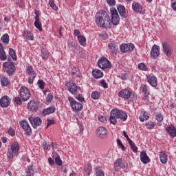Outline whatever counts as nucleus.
Instances as JSON below:
<instances>
[{"mask_svg":"<svg viewBox=\"0 0 176 176\" xmlns=\"http://www.w3.org/2000/svg\"><path fill=\"white\" fill-rule=\"evenodd\" d=\"M96 23L102 28H111V18L105 10H102L96 14Z\"/></svg>","mask_w":176,"mask_h":176,"instance_id":"nucleus-1","label":"nucleus"},{"mask_svg":"<svg viewBox=\"0 0 176 176\" xmlns=\"http://www.w3.org/2000/svg\"><path fill=\"white\" fill-rule=\"evenodd\" d=\"M3 70L9 76H13L16 74V65H14V63H3Z\"/></svg>","mask_w":176,"mask_h":176,"instance_id":"nucleus-2","label":"nucleus"},{"mask_svg":"<svg viewBox=\"0 0 176 176\" xmlns=\"http://www.w3.org/2000/svg\"><path fill=\"white\" fill-rule=\"evenodd\" d=\"M119 97H121L122 98H126V100H129L130 98L132 100V101H134L135 98H137V95H135V93L130 91L129 89H122L118 93Z\"/></svg>","mask_w":176,"mask_h":176,"instance_id":"nucleus-3","label":"nucleus"},{"mask_svg":"<svg viewBox=\"0 0 176 176\" xmlns=\"http://www.w3.org/2000/svg\"><path fill=\"white\" fill-rule=\"evenodd\" d=\"M110 13L111 14V21L113 25H118L119 24V21H120V17L119 16V14H118V10L116 8L112 7L110 8Z\"/></svg>","mask_w":176,"mask_h":176,"instance_id":"nucleus-4","label":"nucleus"},{"mask_svg":"<svg viewBox=\"0 0 176 176\" xmlns=\"http://www.w3.org/2000/svg\"><path fill=\"white\" fill-rule=\"evenodd\" d=\"M98 65L99 68L102 69H105V68H111L112 65L108 58L105 57H102L98 60Z\"/></svg>","mask_w":176,"mask_h":176,"instance_id":"nucleus-5","label":"nucleus"},{"mask_svg":"<svg viewBox=\"0 0 176 176\" xmlns=\"http://www.w3.org/2000/svg\"><path fill=\"white\" fill-rule=\"evenodd\" d=\"M111 115H114L117 119H120L122 122L127 120V113L120 110H111Z\"/></svg>","mask_w":176,"mask_h":176,"instance_id":"nucleus-6","label":"nucleus"},{"mask_svg":"<svg viewBox=\"0 0 176 176\" xmlns=\"http://www.w3.org/2000/svg\"><path fill=\"white\" fill-rule=\"evenodd\" d=\"M68 101L69 102L72 109H74L75 111H82V109H83V105L81 103L76 102L74 98L69 97Z\"/></svg>","mask_w":176,"mask_h":176,"instance_id":"nucleus-7","label":"nucleus"},{"mask_svg":"<svg viewBox=\"0 0 176 176\" xmlns=\"http://www.w3.org/2000/svg\"><path fill=\"white\" fill-rule=\"evenodd\" d=\"M70 72L71 76L74 78V79H76V78H79V79H82L83 76L80 74V71L79 69L75 66L71 65L70 69L69 70Z\"/></svg>","mask_w":176,"mask_h":176,"instance_id":"nucleus-8","label":"nucleus"},{"mask_svg":"<svg viewBox=\"0 0 176 176\" xmlns=\"http://www.w3.org/2000/svg\"><path fill=\"white\" fill-rule=\"evenodd\" d=\"M28 111L29 112H32V113H35L38 109H39V102H36L34 100H30L27 105Z\"/></svg>","mask_w":176,"mask_h":176,"instance_id":"nucleus-9","label":"nucleus"},{"mask_svg":"<svg viewBox=\"0 0 176 176\" xmlns=\"http://www.w3.org/2000/svg\"><path fill=\"white\" fill-rule=\"evenodd\" d=\"M28 120L34 129H36L37 126H41L42 124V119L39 117L30 116L28 117Z\"/></svg>","mask_w":176,"mask_h":176,"instance_id":"nucleus-10","label":"nucleus"},{"mask_svg":"<svg viewBox=\"0 0 176 176\" xmlns=\"http://www.w3.org/2000/svg\"><path fill=\"white\" fill-rule=\"evenodd\" d=\"M159 56H160V47L155 44L151 48V58L155 60Z\"/></svg>","mask_w":176,"mask_h":176,"instance_id":"nucleus-11","label":"nucleus"},{"mask_svg":"<svg viewBox=\"0 0 176 176\" xmlns=\"http://www.w3.org/2000/svg\"><path fill=\"white\" fill-rule=\"evenodd\" d=\"M132 9L133 12H135L136 13H140V14H144V13H145L144 7L141 5V3L138 2H133L132 3Z\"/></svg>","mask_w":176,"mask_h":176,"instance_id":"nucleus-12","label":"nucleus"},{"mask_svg":"<svg viewBox=\"0 0 176 176\" xmlns=\"http://www.w3.org/2000/svg\"><path fill=\"white\" fill-rule=\"evenodd\" d=\"M26 71L29 74L28 82L30 84H31L32 83V82H34L35 78H36V74L35 73V71H34V68H32V66H28L26 69Z\"/></svg>","mask_w":176,"mask_h":176,"instance_id":"nucleus-13","label":"nucleus"},{"mask_svg":"<svg viewBox=\"0 0 176 176\" xmlns=\"http://www.w3.org/2000/svg\"><path fill=\"white\" fill-rule=\"evenodd\" d=\"M20 96L23 101H27L31 97V92H30L28 89H21Z\"/></svg>","mask_w":176,"mask_h":176,"instance_id":"nucleus-14","label":"nucleus"},{"mask_svg":"<svg viewBox=\"0 0 176 176\" xmlns=\"http://www.w3.org/2000/svg\"><path fill=\"white\" fill-rule=\"evenodd\" d=\"M69 91H70L72 94H74V96H76V98L78 100V101H80V102H86L83 96L79 94V89H69Z\"/></svg>","mask_w":176,"mask_h":176,"instance_id":"nucleus-15","label":"nucleus"},{"mask_svg":"<svg viewBox=\"0 0 176 176\" xmlns=\"http://www.w3.org/2000/svg\"><path fill=\"white\" fill-rule=\"evenodd\" d=\"M20 126H21V127L23 129L27 135H31L32 131L31 130V126H30V124H28V122L23 120L20 122Z\"/></svg>","mask_w":176,"mask_h":176,"instance_id":"nucleus-16","label":"nucleus"},{"mask_svg":"<svg viewBox=\"0 0 176 176\" xmlns=\"http://www.w3.org/2000/svg\"><path fill=\"white\" fill-rule=\"evenodd\" d=\"M10 98L8 96H4L0 99V107L1 108H8L10 105Z\"/></svg>","mask_w":176,"mask_h":176,"instance_id":"nucleus-17","label":"nucleus"},{"mask_svg":"<svg viewBox=\"0 0 176 176\" xmlns=\"http://www.w3.org/2000/svg\"><path fill=\"white\" fill-rule=\"evenodd\" d=\"M163 52L167 57H171L173 54V48L166 43H162Z\"/></svg>","mask_w":176,"mask_h":176,"instance_id":"nucleus-18","label":"nucleus"},{"mask_svg":"<svg viewBox=\"0 0 176 176\" xmlns=\"http://www.w3.org/2000/svg\"><path fill=\"white\" fill-rule=\"evenodd\" d=\"M107 133L108 131H107V129H105L104 126H100L96 130V134L99 138H107Z\"/></svg>","mask_w":176,"mask_h":176,"instance_id":"nucleus-19","label":"nucleus"},{"mask_svg":"<svg viewBox=\"0 0 176 176\" xmlns=\"http://www.w3.org/2000/svg\"><path fill=\"white\" fill-rule=\"evenodd\" d=\"M38 13L39 12H38V10H35L36 16H34V27H36L38 31H42V23H41V21H39Z\"/></svg>","mask_w":176,"mask_h":176,"instance_id":"nucleus-20","label":"nucleus"},{"mask_svg":"<svg viewBox=\"0 0 176 176\" xmlns=\"http://www.w3.org/2000/svg\"><path fill=\"white\" fill-rule=\"evenodd\" d=\"M140 160L144 164H148V163H150L151 159H149V157L146 155V151H142L140 153Z\"/></svg>","mask_w":176,"mask_h":176,"instance_id":"nucleus-21","label":"nucleus"},{"mask_svg":"<svg viewBox=\"0 0 176 176\" xmlns=\"http://www.w3.org/2000/svg\"><path fill=\"white\" fill-rule=\"evenodd\" d=\"M147 80L149 85H151V86H152L153 87H156V86H157V78H156V76L153 75H150L147 76Z\"/></svg>","mask_w":176,"mask_h":176,"instance_id":"nucleus-22","label":"nucleus"},{"mask_svg":"<svg viewBox=\"0 0 176 176\" xmlns=\"http://www.w3.org/2000/svg\"><path fill=\"white\" fill-rule=\"evenodd\" d=\"M166 131L168 133L169 135L172 137V138H174V137H176V129L174 125H170L169 126L166 128Z\"/></svg>","mask_w":176,"mask_h":176,"instance_id":"nucleus-23","label":"nucleus"},{"mask_svg":"<svg viewBox=\"0 0 176 176\" xmlns=\"http://www.w3.org/2000/svg\"><path fill=\"white\" fill-rule=\"evenodd\" d=\"M118 44L115 41L109 43V49L112 54H115L118 52Z\"/></svg>","mask_w":176,"mask_h":176,"instance_id":"nucleus-24","label":"nucleus"},{"mask_svg":"<svg viewBox=\"0 0 176 176\" xmlns=\"http://www.w3.org/2000/svg\"><path fill=\"white\" fill-rule=\"evenodd\" d=\"M118 11L122 19H126L127 17V14L126 13V8L124 6L120 5L117 7Z\"/></svg>","mask_w":176,"mask_h":176,"instance_id":"nucleus-25","label":"nucleus"},{"mask_svg":"<svg viewBox=\"0 0 176 176\" xmlns=\"http://www.w3.org/2000/svg\"><path fill=\"white\" fill-rule=\"evenodd\" d=\"M92 75L94 78H95V79H100V78H102V76H104V73L98 69H94L92 71Z\"/></svg>","mask_w":176,"mask_h":176,"instance_id":"nucleus-26","label":"nucleus"},{"mask_svg":"<svg viewBox=\"0 0 176 176\" xmlns=\"http://www.w3.org/2000/svg\"><path fill=\"white\" fill-rule=\"evenodd\" d=\"M115 164L116 166H117L115 167L116 171V170H119L118 167H120V168H126V165L123 163V160H122L121 158L118 159L116 161Z\"/></svg>","mask_w":176,"mask_h":176,"instance_id":"nucleus-27","label":"nucleus"},{"mask_svg":"<svg viewBox=\"0 0 176 176\" xmlns=\"http://www.w3.org/2000/svg\"><path fill=\"white\" fill-rule=\"evenodd\" d=\"M34 174H35V170H34V165H29L25 170V176H34Z\"/></svg>","mask_w":176,"mask_h":176,"instance_id":"nucleus-28","label":"nucleus"},{"mask_svg":"<svg viewBox=\"0 0 176 176\" xmlns=\"http://www.w3.org/2000/svg\"><path fill=\"white\" fill-rule=\"evenodd\" d=\"M24 38H26L28 41H34V34L30 30H24L23 32Z\"/></svg>","mask_w":176,"mask_h":176,"instance_id":"nucleus-29","label":"nucleus"},{"mask_svg":"<svg viewBox=\"0 0 176 176\" xmlns=\"http://www.w3.org/2000/svg\"><path fill=\"white\" fill-rule=\"evenodd\" d=\"M6 58H8V56L3 50V45L0 43V60L1 61H6Z\"/></svg>","mask_w":176,"mask_h":176,"instance_id":"nucleus-30","label":"nucleus"},{"mask_svg":"<svg viewBox=\"0 0 176 176\" xmlns=\"http://www.w3.org/2000/svg\"><path fill=\"white\" fill-rule=\"evenodd\" d=\"M56 112V107H48L47 109H43V115H50V113H54Z\"/></svg>","mask_w":176,"mask_h":176,"instance_id":"nucleus-31","label":"nucleus"},{"mask_svg":"<svg viewBox=\"0 0 176 176\" xmlns=\"http://www.w3.org/2000/svg\"><path fill=\"white\" fill-rule=\"evenodd\" d=\"M0 82L1 86H8L10 83V80L6 76H2L0 77Z\"/></svg>","mask_w":176,"mask_h":176,"instance_id":"nucleus-32","label":"nucleus"},{"mask_svg":"<svg viewBox=\"0 0 176 176\" xmlns=\"http://www.w3.org/2000/svg\"><path fill=\"white\" fill-rule=\"evenodd\" d=\"M160 159L161 163H162L163 164H166V163H167V155L166 154V153H164V151L160 152Z\"/></svg>","mask_w":176,"mask_h":176,"instance_id":"nucleus-33","label":"nucleus"},{"mask_svg":"<svg viewBox=\"0 0 176 176\" xmlns=\"http://www.w3.org/2000/svg\"><path fill=\"white\" fill-rule=\"evenodd\" d=\"M65 85L66 87H67V89H80V87H78L76 84L68 81L65 82Z\"/></svg>","mask_w":176,"mask_h":176,"instance_id":"nucleus-34","label":"nucleus"},{"mask_svg":"<svg viewBox=\"0 0 176 176\" xmlns=\"http://www.w3.org/2000/svg\"><path fill=\"white\" fill-rule=\"evenodd\" d=\"M41 57L44 60H47L49 58V51L46 49H41Z\"/></svg>","mask_w":176,"mask_h":176,"instance_id":"nucleus-35","label":"nucleus"},{"mask_svg":"<svg viewBox=\"0 0 176 176\" xmlns=\"http://www.w3.org/2000/svg\"><path fill=\"white\" fill-rule=\"evenodd\" d=\"M11 151L13 152V153H17L19 151H20V146H19V144H12L11 146Z\"/></svg>","mask_w":176,"mask_h":176,"instance_id":"nucleus-36","label":"nucleus"},{"mask_svg":"<svg viewBox=\"0 0 176 176\" xmlns=\"http://www.w3.org/2000/svg\"><path fill=\"white\" fill-rule=\"evenodd\" d=\"M120 49L122 53H127L129 52V43H123L120 46Z\"/></svg>","mask_w":176,"mask_h":176,"instance_id":"nucleus-37","label":"nucleus"},{"mask_svg":"<svg viewBox=\"0 0 176 176\" xmlns=\"http://www.w3.org/2000/svg\"><path fill=\"white\" fill-rule=\"evenodd\" d=\"M78 40L81 46H86V37L81 35L78 37Z\"/></svg>","mask_w":176,"mask_h":176,"instance_id":"nucleus-38","label":"nucleus"},{"mask_svg":"<svg viewBox=\"0 0 176 176\" xmlns=\"http://www.w3.org/2000/svg\"><path fill=\"white\" fill-rule=\"evenodd\" d=\"M101 96V94L98 91H93L91 94V97L93 100H98Z\"/></svg>","mask_w":176,"mask_h":176,"instance_id":"nucleus-39","label":"nucleus"},{"mask_svg":"<svg viewBox=\"0 0 176 176\" xmlns=\"http://www.w3.org/2000/svg\"><path fill=\"white\" fill-rule=\"evenodd\" d=\"M9 54L14 61L17 60V56L16 55L14 50H13L12 48H10Z\"/></svg>","mask_w":176,"mask_h":176,"instance_id":"nucleus-40","label":"nucleus"},{"mask_svg":"<svg viewBox=\"0 0 176 176\" xmlns=\"http://www.w3.org/2000/svg\"><path fill=\"white\" fill-rule=\"evenodd\" d=\"M142 91L144 93V101H149V93L148 92V89H143Z\"/></svg>","mask_w":176,"mask_h":176,"instance_id":"nucleus-41","label":"nucleus"},{"mask_svg":"<svg viewBox=\"0 0 176 176\" xmlns=\"http://www.w3.org/2000/svg\"><path fill=\"white\" fill-rule=\"evenodd\" d=\"M1 41H3V43H6V45H8V43H9V34H3L1 36Z\"/></svg>","mask_w":176,"mask_h":176,"instance_id":"nucleus-42","label":"nucleus"},{"mask_svg":"<svg viewBox=\"0 0 176 176\" xmlns=\"http://www.w3.org/2000/svg\"><path fill=\"white\" fill-rule=\"evenodd\" d=\"M109 120H110V123H111V124H116V123L118 122L116 120V116H115L113 114H111Z\"/></svg>","mask_w":176,"mask_h":176,"instance_id":"nucleus-43","label":"nucleus"},{"mask_svg":"<svg viewBox=\"0 0 176 176\" xmlns=\"http://www.w3.org/2000/svg\"><path fill=\"white\" fill-rule=\"evenodd\" d=\"M99 83H100V85L102 86V87H103L104 89H108V83L104 79L100 80Z\"/></svg>","mask_w":176,"mask_h":176,"instance_id":"nucleus-44","label":"nucleus"},{"mask_svg":"<svg viewBox=\"0 0 176 176\" xmlns=\"http://www.w3.org/2000/svg\"><path fill=\"white\" fill-rule=\"evenodd\" d=\"M155 118L157 122H163V119H164V118L163 117V114H162L161 113H157L155 115Z\"/></svg>","mask_w":176,"mask_h":176,"instance_id":"nucleus-45","label":"nucleus"},{"mask_svg":"<svg viewBox=\"0 0 176 176\" xmlns=\"http://www.w3.org/2000/svg\"><path fill=\"white\" fill-rule=\"evenodd\" d=\"M138 67L141 71H148V67H146L145 63H139Z\"/></svg>","mask_w":176,"mask_h":176,"instance_id":"nucleus-46","label":"nucleus"},{"mask_svg":"<svg viewBox=\"0 0 176 176\" xmlns=\"http://www.w3.org/2000/svg\"><path fill=\"white\" fill-rule=\"evenodd\" d=\"M49 5L54 10H57L58 9V8H57V6H56V3H54V1H53L52 0L49 1Z\"/></svg>","mask_w":176,"mask_h":176,"instance_id":"nucleus-47","label":"nucleus"},{"mask_svg":"<svg viewBox=\"0 0 176 176\" xmlns=\"http://www.w3.org/2000/svg\"><path fill=\"white\" fill-rule=\"evenodd\" d=\"M117 145L118 146H120L122 151H126V147L123 145V143H122V141L120 139H117Z\"/></svg>","mask_w":176,"mask_h":176,"instance_id":"nucleus-48","label":"nucleus"},{"mask_svg":"<svg viewBox=\"0 0 176 176\" xmlns=\"http://www.w3.org/2000/svg\"><path fill=\"white\" fill-rule=\"evenodd\" d=\"M149 119V116L146 115L145 113L142 114V116H140V122H144V120H148Z\"/></svg>","mask_w":176,"mask_h":176,"instance_id":"nucleus-49","label":"nucleus"},{"mask_svg":"<svg viewBox=\"0 0 176 176\" xmlns=\"http://www.w3.org/2000/svg\"><path fill=\"white\" fill-rule=\"evenodd\" d=\"M43 146L45 151H49L52 148V144H47L46 142H43Z\"/></svg>","mask_w":176,"mask_h":176,"instance_id":"nucleus-50","label":"nucleus"},{"mask_svg":"<svg viewBox=\"0 0 176 176\" xmlns=\"http://www.w3.org/2000/svg\"><path fill=\"white\" fill-rule=\"evenodd\" d=\"M37 85L38 86L39 89H45V82H43V80H38L37 82Z\"/></svg>","mask_w":176,"mask_h":176,"instance_id":"nucleus-51","label":"nucleus"},{"mask_svg":"<svg viewBox=\"0 0 176 176\" xmlns=\"http://www.w3.org/2000/svg\"><path fill=\"white\" fill-rule=\"evenodd\" d=\"M96 176H105L104 172H102L100 168L96 169Z\"/></svg>","mask_w":176,"mask_h":176,"instance_id":"nucleus-52","label":"nucleus"},{"mask_svg":"<svg viewBox=\"0 0 176 176\" xmlns=\"http://www.w3.org/2000/svg\"><path fill=\"white\" fill-rule=\"evenodd\" d=\"M146 126L147 129H153L155 127V122L150 121L149 122L146 123Z\"/></svg>","mask_w":176,"mask_h":176,"instance_id":"nucleus-53","label":"nucleus"},{"mask_svg":"<svg viewBox=\"0 0 176 176\" xmlns=\"http://www.w3.org/2000/svg\"><path fill=\"white\" fill-rule=\"evenodd\" d=\"M14 102L16 104V105H21V104H23V102L21 101V98H20L19 97L14 98Z\"/></svg>","mask_w":176,"mask_h":176,"instance_id":"nucleus-54","label":"nucleus"},{"mask_svg":"<svg viewBox=\"0 0 176 176\" xmlns=\"http://www.w3.org/2000/svg\"><path fill=\"white\" fill-rule=\"evenodd\" d=\"M55 163L56 164H57L58 166H63V161L61 160V158H60L59 156H57L55 158Z\"/></svg>","mask_w":176,"mask_h":176,"instance_id":"nucleus-55","label":"nucleus"},{"mask_svg":"<svg viewBox=\"0 0 176 176\" xmlns=\"http://www.w3.org/2000/svg\"><path fill=\"white\" fill-rule=\"evenodd\" d=\"M85 171L88 175H90L91 173V165H87L85 166Z\"/></svg>","mask_w":176,"mask_h":176,"instance_id":"nucleus-56","label":"nucleus"},{"mask_svg":"<svg viewBox=\"0 0 176 176\" xmlns=\"http://www.w3.org/2000/svg\"><path fill=\"white\" fill-rule=\"evenodd\" d=\"M134 44L133 43H128V52H133L135 49Z\"/></svg>","mask_w":176,"mask_h":176,"instance_id":"nucleus-57","label":"nucleus"},{"mask_svg":"<svg viewBox=\"0 0 176 176\" xmlns=\"http://www.w3.org/2000/svg\"><path fill=\"white\" fill-rule=\"evenodd\" d=\"M98 120L100 122H102V123H106V122H107V117L102 116H98Z\"/></svg>","mask_w":176,"mask_h":176,"instance_id":"nucleus-58","label":"nucleus"},{"mask_svg":"<svg viewBox=\"0 0 176 176\" xmlns=\"http://www.w3.org/2000/svg\"><path fill=\"white\" fill-rule=\"evenodd\" d=\"M109 6H115L116 1L115 0H106Z\"/></svg>","mask_w":176,"mask_h":176,"instance_id":"nucleus-59","label":"nucleus"},{"mask_svg":"<svg viewBox=\"0 0 176 176\" xmlns=\"http://www.w3.org/2000/svg\"><path fill=\"white\" fill-rule=\"evenodd\" d=\"M47 102H51V101H53V95L52 94H49L47 96Z\"/></svg>","mask_w":176,"mask_h":176,"instance_id":"nucleus-60","label":"nucleus"},{"mask_svg":"<svg viewBox=\"0 0 176 176\" xmlns=\"http://www.w3.org/2000/svg\"><path fill=\"white\" fill-rule=\"evenodd\" d=\"M8 133L10 135H12V137H14V135H16V132L12 128L8 130Z\"/></svg>","mask_w":176,"mask_h":176,"instance_id":"nucleus-61","label":"nucleus"},{"mask_svg":"<svg viewBox=\"0 0 176 176\" xmlns=\"http://www.w3.org/2000/svg\"><path fill=\"white\" fill-rule=\"evenodd\" d=\"M74 34L75 36H77L78 38H79V36H82V35L80 34V31H79V30H74Z\"/></svg>","mask_w":176,"mask_h":176,"instance_id":"nucleus-62","label":"nucleus"},{"mask_svg":"<svg viewBox=\"0 0 176 176\" xmlns=\"http://www.w3.org/2000/svg\"><path fill=\"white\" fill-rule=\"evenodd\" d=\"M7 156H8V157H9V159L13 158V151L12 150L8 151V152L7 153Z\"/></svg>","mask_w":176,"mask_h":176,"instance_id":"nucleus-63","label":"nucleus"},{"mask_svg":"<svg viewBox=\"0 0 176 176\" xmlns=\"http://www.w3.org/2000/svg\"><path fill=\"white\" fill-rule=\"evenodd\" d=\"M52 124H54V120H47V127H49V126H52Z\"/></svg>","mask_w":176,"mask_h":176,"instance_id":"nucleus-64","label":"nucleus"}]
</instances>
